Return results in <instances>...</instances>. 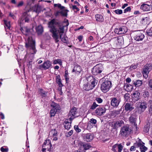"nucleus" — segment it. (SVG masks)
I'll use <instances>...</instances> for the list:
<instances>
[{"mask_svg": "<svg viewBox=\"0 0 152 152\" xmlns=\"http://www.w3.org/2000/svg\"><path fill=\"white\" fill-rule=\"evenodd\" d=\"M134 145H135L137 148L140 147L141 152H145L147 150V148L144 145L145 143L140 139H139L138 141L134 143Z\"/></svg>", "mask_w": 152, "mask_h": 152, "instance_id": "9", "label": "nucleus"}, {"mask_svg": "<svg viewBox=\"0 0 152 152\" xmlns=\"http://www.w3.org/2000/svg\"><path fill=\"white\" fill-rule=\"evenodd\" d=\"M73 133V131L71 130L69 132L66 133L65 134L66 136L67 137H69Z\"/></svg>", "mask_w": 152, "mask_h": 152, "instance_id": "46", "label": "nucleus"}, {"mask_svg": "<svg viewBox=\"0 0 152 152\" xmlns=\"http://www.w3.org/2000/svg\"><path fill=\"white\" fill-rule=\"evenodd\" d=\"M131 131V128L129 126H124L121 129L120 131L121 134L122 136L126 137L127 135L130 134Z\"/></svg>", "mask_w": 152, "mask_h": 152, "instance_id": "7", "label": "nucleus"}, {"mask_svg": "<svg viewBox=\"0 0 152 152\" xmlns=\"http://www.w3.org/2000/svg\"><path fill=\"white\" fill-rule=\"evenodd\" d=\"M77 145V146H79L80 147H81L83 150H84V151L91 148V146L89 144L86 143L81 141H79L78 142Z\"/></svg>", "mask_w": 152, "mask_h": 152, "instance_id": "13", "label": "nucleus"}, {"mask_svg": "<svg viewBox=\"0 0 152 152\" xmlns=\"http://www.w3.org/2000/svg\"><path fill=\"white\" fill-rule=\"evenodd\" d=\"M51 63L49 61H45L42 64L39 65L38 68L40 69L46 70L49 68L51 65Z\"/></svg>", "mask_w": 152, "mask_h": 152, "instance_id": "12", "label": "nucleus"}, {"mask_svg": "<svg viewBox=\"0 0 152 152\" xmlns=\"http://www.w3.org/2000/svg\"><path fill=\"white\" fill-rule=\"evenodd\" d=\"M137 148L135 145H134L132 146L130 148V150L131 151H134L136 150V148Z\"/></svg>", "mask_w": 152, "mask_h": 152, "instance_id": "55", "label": "nucleus"}, {"mask_svg": "<svg viewBox=\"0 0 152 152\" xmlns=\"http://www.w3.org/2000/svg\"><path fill=\"white\" fill-rule=\"evenodd\" d=\"M114 12L117 14H121L123 13L122 10H121L117 9L115 10Z\"/></svg>", "mask_w": 152, "mask_h": 152, "instance_id": "45", "label": "nucleus"}, {"mask_svg": "<svg viewBox=\"0 0 152 152\" xmlns=\"http://www.w3.org/2000/svg\"><path fill=\"white\" fill-rule=\"evenodd\" d=\"M83 38V37L82 36H79L78 37V39L79 40V42H81L82 41V39Z\"/></svg>", "mask_w": 152, "mask_h": 152, "instance_id": "63", "label": "nucleus"}, {"mask_svg": "<svg viewBox=\"0 0 152 152\" xmlns=\"http://www.w3.org/2000/svg\"><path fill=\"white\" fill-rule=\"evenodd\" d=\"M1 150L2 152H7L8 151V150L6 149H5L3 148V147H2L1 148Z\"/></svg>", "mask_w": 152, "mask_h": 152, "instance_id": "61", "label": "nucleus"}, {"mask_svg": "<svg viewBox=\"0 0 152 152\" xmlns=\"http://www.w3.org/2000/svg\"><path fill=\"white\" fill-rule=\"evenodd\" d=\"M124 107L125 110L126 111H131L133 109V108L132 107L130 104L128 103L126 104Z\"/></svg>", "mask_w": 152, "mask_h": 152, "instance_id": "30", "label": "nucleus"}, {"mask_svg": "<svg viewBox=\"0 0 152 152\" xmlns=\"http://www.w3.org/2000/svg\"><path fill=\"white\" fill-rule=\"evenodd\" d=\"M140 93L137 91H136L132 95V100L134 102H136L138 101L140 99Z\"/></svg>", "mask_w": 152, "mask_h": 152, "instance_id": "24", "label": "nucleus"}, {"mask_svg": "<svg viewBox=\"0 0 152 152\" xmlns=\"http://www.w3.org/2000/svg\"><path fill=\"white\" fill-rule=\"evenodd\" d=\"M149 23L148 18L147 17L142 18V23L144 25H148Z\"/></svg>", "mask_w": 152, "mask_h": 152, "instance_id": "35", "label": "nucleus"}, {"mask_svg": "<svg viewBox=\"0 0 152 152\" xmlns=\"http://www.w3.org/2000/svg\"><path fill=\"white\" fill-rule=\"evenodd\" d=\"M149 88L150 89L152 90V80H150L148 82Z\"/></svg>", "mask_w": 152, "mask_h": 152, "instance_id": "49", "label": "nucleus"}, {"mask_svg": "<svg viewBox=\"0 0 152 152\" xmlns=\"http://www.w3.org/2000/svg\"><path fill=\"white\" fill-rule=\"evenodd\" d=\"M62 35H61V37H59L60 39H61V41L64 43H67V41L66 38H67V37L65 35H64L63 37H62Z\"/></svg>", "mask_w": 152, "mask_h": 152, "instance_id": "41", "label": "nucleus"}, {"mask_svg": "<svg viewBox=\"0 0 152 152\" xmlns=\"http://www.w3.org/2000/svg\"><path fill=\"white\" fill-rule=\"evenodd\" d=\"M72 8L73 10H76L77 11L79 10V9L77 8L76 5H72Z\"/></svg>", "mask_w": 152, "mask_h": 152, "instance_id": "57", "label": "nucleus"}, {"mask_svg": "<svg viewBox=\"0 0 152 152\" xmlns=\"http://www.w3.org/2000/svg\"><path fill=\"white\" fill-rule=\"evenodd\" d=\"M121 111V109H120L119 110L115 111L114 112V113H115L117 115H118L120 113V112Z\"/></svg>", "mask_w": 152, "mask_h": 152, "instance_id": "59", "label": "nucleus"}, {"mask_svg": "<svg viewBox=\"0 0 152 152\" xmlns=\"http://www.w3.org/2000/svg\"><path fill=\"white\" fill-rule=\"evenodd\" d=\"M4 23L5 25V28H7L8 29H10V22L7 20H4Z\"/></svg>", "mask_w": 152, "mask_h": 152, "instance_id": "38", "label": "nucleus"}, {"mask_svg": "<svg viewBox=\"0 0 152 152\" xmlns=\"http://www.w3.org/2000/svg\"><path fill=\"white\" fill-rule=\"evenodd\" d=\"M127 31L126 27L124 26H121L115 28L114 31L115 34H122L126 33Z\"/></svg>", "mask_w": 152, "mask_h": 152, "instance_id": "10", "label": "nucleus"}, {"mask_svg": "<svg viewBox=\"0 0 152 152\" xmlns=\"http://www.w3.org/2000/svg\"><path fill=\"white\" fill-rule=\"evenodd\" d=\"M110 104L111 106L114 107H117L120 102L119 99H118L115 97H113L111 98Z\"/></svg>", "mask_w": 152, "mask_h": 152, "instance_id": "18", "label": "nucleus"}, {"mask_svg": "<svg viewBox=\"0 0 152 152\" xmlns=\"http://www.w3.org/2000/svg\"><path fill=\"white\" fill-rule=\"evenodd\" d=\"M137 65L135 64H133L130 66L131 69H135L137 67Z\"/></svg>", "mask_w": 152, "mask_h": 152, "instance_id": "58", "label": "nucleus"}, {"mask_svg": "<svg viewBox=\"0 0 152 152\" xmlns=\"http://www.w3.org/2000/svg\"><path fill=\"white\" fill-rule=\"evenodd\" d=\"M131 10V7H128L126 8L124 10V12L126 13L130 11Z\"/></svg>", "mask_w": 152, "mask_h": 152, "instance_id": "54", "label": "nucleus"}, {"mask_svg": "<svg viewBox=\"0 0 152 152\" xmlns=\"http://www.w3.org/2000/svg\"><path fill=\"white\" fill-rule=\"evenodd\" d=\"M152 69V64H149L145 65L142 69V73L145 78L148 77V74Z\"/></svg>", "mask_w": 152, "mask_h": 152, "instance_id": "6", "label": "nucleus"}, {"mask_svg": "<svg viewBox=\"0 0 152 152\" xmlns=\"http://www.w3.org/2000/svg\"><path fill=\"white\" fill-rule=\"evenodd\" d=\"M54 24H56L55 19L52 20L48 23V27L50 28V31L52 34V37L55 40V42L57 43L59 41V37H61L64 32V26H59L57 30Z\"/></svg>", "mask_w": 152, "mask_h": 152, "instance_id": "1", "label": "nucleus"}, {"mask_svg": "<svg viewBox=\"0 0 152 152\" xmlns=\"http://www.w3.org/2000/svg\"><path fill=\"white\" fill-rule=\"evenodd\" d=\"M53 64H58L60 65H61L62 64V62L61 59H57L54 60L53 61Z\"/></svg>", "mask_w": 152, "mask_h": 152, "instance_id": "39", "label": "nucleus"}, {"mask_svg": "<svg viewBox=\"0 0 152 152\" xmlns=\"http://www.w3.org/2000/svg\"><path fill=\"white\" fill-rule=\"evenodd\" d=\"M83 139L85 141L91 142L94 138L93 135L91 133L84 134L83 135Z\"/></svg>", "mask_w": 152, "mask_h": 152, "instance_id": "16", "label": "nucleus"}, {"mask_svg": "<svg viewBox=\"0 0 152 152\" xmlns=\"http://www.w3.org/2000/svg\"><path fill=\"white\" fill-rule=\"evenodd\" d=\"M24 3L23 1H20L18 4L17 7H21L22 6L23 4Z\"/></svg>", "mask_w": 152, "mask_h": 152, "instance_id": "56", "label": "nucleus"}, {"mask_svg": "<svg viewBox=\"0 0 152 152\" xmlns=\"http://www.w3.org/2000/svg\"><path fill=\"white\" fill-rule=\"evenodd\" d=\"M42 9L43 7L42 6L38 4L37 6L35 12H36L38 14L40 12Z\"/></svg>", "mask_w": 152, "mask_h": 152, "instance_id": "40", "label": "nucleus"}, {"mask_svg": "<svg viewBox=\"0 0 152 152\" xmlns=\"http://www.w3.org/2000/svg\"><path fill=\"white\" fill-rule=\"evenodd\" d=\"M98 106L95 102H94L91 106L90 109L92 110H94Z\"/></svg>", "mask_w": 152, "mask_h": 152, "instance_id": "44", "label": "nucleus"}, {"mask_svg": "<svg viewBox=\"0 0 152 152\" xmlns=\"http://www.w3.org/2000/svg\"><path fill=\"white\" fill-rule=\"evenodd\" d=\"M27 42L26 43L25 46L27 50L30 51L31 54H35L37 50L36 49L35 42L32 39L31 37H29L28 38Z\"/></svg>", "mask_w": 152, "mask_h": 152, "instance_id": "2", "label": "nucleus"}, {"mask_svg": "<svg viewBox=\"0 0 152 152\" xmlns=\"http://www.w3.org/2000/svg\"><path fill=\"white\" fill-rule=\"evenodd\" d=\"M106 110V109L104 107H99L97 108L95 111V113L96 115L101 116L104 113Z\"/></svg>", "mask_w": 152, "mask_h": 152, "instance_id": "15", "label": "nucleus"}, {"mask_svg": "<svg viewBox=\"0 0 152 152\" xmlns=\"http://www.w3.org/2000/svg\"><path fill=\"white\" fill-rule=\"evenodd\" d=\"M129 120L130 123L132 124H134V127L135 129V131H137V124L136 123V118L135 117L134 115H131L129 118Z\"/></svg>", "mask_w": 152, "mask_h": 152, "instance_id": "23", "label": "nucleus"}, {"mask_svg": "<svg viewBox=\"0 0 152 152\" xmlns=\"http://www.w3.org/2000/svg\"><path fill=\"white\" fill-rule=\"evenodd\" d=\"M111 86V83L110 81H105L103 82L101 86V89L104 93L108 91Z\"/></svg>", "mask_w": 152, "mask_h": 152, "instance_id": "5", "label": "nucleus"}, {"mask_svg": "<svg viewBox=\"0 0 152 152\" xmlns=\"http://www.w3.org/2000/svg\"><path fill=\"white\" fill-rule=\"evenodd\" d=\"M140 9L144 11H147L151 10V5L144 4L140 7Z\"/></svg>", "mask_w": 152, "mask_h": 152, "instance_id": "25", "label": "nucleus"}, {"mask_svg": "<svg viewBox=\"0 0 152 152\" xmlns=\"http://www.w3.org/2000/svg\"><path fill=\"white\" fill-rule=\"evenodd\" d=\"M146 33L148 36H152V28H151L150 29L147 31Z\"/></svg>", "mask_w": 152, "mask_h": 152, "instance_id": "48", "label": "nucleus"}, {"mask_svg": "<svg viewBox=\"0 0 152 152\" xmlns=\"http://www.w3.org/2000/svg\"><path fill=\"white\" fill-rule=\"evenodd\" d=\"M149 109V112L150 113H152V100H150L148 102Z\"/></svg>", "mask_w": 152, "mask_h": 152, "instance_id": "37", "label": "nucleus"}, {"mask_svg": "<svg viewBox=\"0 0 152 152\" xmlns=\"http://www.w3.org/2000/svg\"><path fill=\"white\" fill-rule=\"evenodd\" d=\"M36 31L38 35L41 34L43 32V27L41 25L38 26L36 28Z\"/></svg>", "mask_w": 152, "mask_h": 152, "instance_id": "32", "label": "nucleus"}, {"mask_svg": "<svg viewBox=\"0 0 152 152\" xmlns=\"http://www.w3.org/2000/svg\"><path fill=\"white\" fill-rule=\"evenodd\" d=\"M123 148V146L121 144H116L112 146L111 150L113 152H121Z\"/></svg>", "mask_w": 152, "mask_h": 152, "instance_id": "14", "label": "nucleus"}, {"mask_svg": "<svg viewBox=\"0 0 152 152\" xmlns=\"http://www.w3.org/2000/svg\"><path fill=\"white\" fill-rule=\"evenodd\" d=\"M9 16L12 17L13 19H15V16L13 14H12L11 13H10V14H9Z\"/></svg>", "mask_w": 152, "mask_h": 152, "instance_id": "64", "label": "nucleus"}, {"mask_svg": "<svg viewBox=\"0 0 152 152\" xmlns=\"http://www.w3.org/2000/svg\"><path fill=\"white\" fill-rule=\"evenodd\" d=\"M87 80L88 83L89 84L94 85L95 86L97 84V81L92 76H90L87 78Z\"/></svg>", "mask_w": 152, "mask_h": 152, "instance_id": "20", "label": "nucleus"}, {"mask_svg": "<svg viewBox=\"0 0 152 152\" xmlns=\"http://www.w3.org/2000/svg\"><path fill=\"white\" fill-rule=\"evenodd\" d=\"M32 62L31 61H29L27 64V65L28 68L31 67V64Z\"/></svg>", "mask_w": 152, "mask_h": 152, "instance_id": "60", "label": "nucleus"}, {"mask_svg": "<svg viewBox=\"0 0 152 152\" xmlns=\"http://www.w3.org/2000/svg\"><path fill=\"white\" fill-rule=\"evenodd\" d=\"M71 122H69L67 120H66L64 122L63 125L64 127L66 129L68 130L70 129L71 126Z\"/></svg>", "mask_w": 152, "mask_h": 152, "instance_id": "29", "label": "nucleus"}, {"mask_svg": "<svg viewBox=\"0 0 152 152\" xmlns=\"http://www.w3.org/2000/svg\"><path fill=\"white\" fill-rule=\"evenodd\" d=\"M96 123V120L94 119V118H91V119L89 123H88V126H89V124H90L91 123L95 124Z\"/></svg>", "mask_w": 152, "mask_h": 152, "instance_id": "42", "label": "nucleus"}, {"mask_svg": "<svg viewBox=\"0 0 152 152\" xmlns=\"http://www.w3.org/2000/svg\"><path fill=\"white\" fill-rule=\"evenodd\" d=\"M124 89L127 91H131L133 88V87L131 85L129 84L125 85L124 86Z\"/></svg>", "mask_w": 152, "mask_h": 152, "instance_id": "33", "label": "nucleus"}, {"mask_svg": "<svg viewBox=\"0 0 152 152\" xmlns=\"http://www.w3.org/2000/svg\"><path fill=\"white\" fill-rule=\"evenodd\" d=\"M124 97L125 99L127 101L129 98V94L128 93H126L124 95Z\"/></svg>", "mask_w": 152, "mask_h": 152, "instance_id": "51", "label": "nucleus"}, {"mask_svg": "<svg viewBox=\"0 0 152 152\" xmlns=\"http://www.w3.org/2000/svg\"><path fill=\"white\" fill-rule=\"evenodd\" d=\"M124 124V122L122 120H119L113 123V128L116 129L118 128L121 127Z\"/></svg>", "mask_w": 152, "mask_h": 152, "instance_id": "26", "label": "nucleus"}, {"mask_svg": "<svg viewBox=\"0 0 152 152\" xmlns=\"http://www.w3.org/2000/svg\"><path fill=\"white\" fill-rule=\"evenodd\" d=\"M96 100L99 103H102L103 101V100L100 97H96Z\"/></svg>", "mask_w": 152, "mask_h": 152, "instance_id": "50", "label": "nucleus"}, {"mask_svg": "<svg viewBox=\"0 0 152 152\" xmlns=\"http://www.w3.org/2000/svg\"><path fill=\"white\" fill-rule=\"evenodd\" d=\"M133 84L136 87L140 86L142 84V81L141 80H137L135 81H133Z\"/></svg>", "mask_w": 152, "mask_h": 152, "instance_id": "34", "label": "nucleus"}, {"mask_svg": "<svg viewBox=\"0 0 152 152\" xmlns=\"http://www.w3.org/2000/svg\"><path fill=\"white\" fill-rule=\"evenodd\" d=\"M95 86L94 85H92L91 84H89L87 82L83 85V88L84 90L86 91H88L92 89Z\"/></svg>", "mask_w": 152, "mask_h": 152, "instance_id": "22", "label": "nucleus"}, {"mask_svg": "<svg viewBox=\"0 0 152 152\" xmlns=\"http://www.w3.org/2000/svg\"><path fill=\"white\" fill-rule=\"evenodd\" d=\"M74 128L75 131L77 132H80L81 130L79 128L77 125H75L74 126Z\"/></svg>", "mask_w": 152, "mask_h": 152, "instance_id": "47", "label": "nucleus"}, {"mask_svg": "<svg viewBox=\"0 0 152 152\" xmlns=\"http://www.w3.org/2000/svg\"><path fill=\"white\" fill-rule=\"evenodd\" d=\"M25 30L26 32L27 33H29L31 31V29L26 28H25Z\"/></svg>", "mask_w": 152, "mask_h": 152, "instance_id": "62", "label": "nucleus"}, {"mask_svg": "<svg viewBox=\"0 0 152 152\" xmlns=\"http://www.w3.org/2000/svg\"><path fill=\"white\" fill-rule=\"evenodd\" d=\"M144 34L140 31H137L136 33V35L134 37V39L137 41H142L144 38Z\"/></svg>", "mask_w": 152, "mask_h": 152, "instance_id": "19", "label": "nucleus"}, {"mask_svg": "<svg viewBox=\"0 0 152 152\" xmlns=\"http://www.w3.org/2000/svg\"><path fill=\"white\" fill-rule=\"evenodd\" d=\"M51 133L53 134V135L54 136H56L57 134V132L56 131L55 129L52 130L51 132Z\"/></svg>", "mask_w": 152, "mask_h": 152, "instance_id": "53", "label": "nucleus"}, {"mask_svg": "<svg viewBox=\"0 0 152 152\" xmlns=\"http://www.w3.org/2000/svg\"><path fill=\"white\" fill-rule=\"evenodd\" d=\"M52 145L50 141L46 140L42 145V152H52Z\"/></svg>", "mask_w": 152, "mask_h": 152, "instance_id": "4", "label": "nucleus"}, {"mask_svg": "<svg viewBox=\"0 0 152 152\" xmlns=\"http://www.w3.org/2000/svg\"><path fill=\"white\" fill-rule=\"evenodd\" d=\"M54 7H58L61 10H63L65 7L63 6H62L60 4H54Z\"/></svg>", "mask_w": 152, "mask_h": 152, "instance_id": "43", "label": "nucleus"}, {"mask_svg": "<svg viewBox=\"0 0 152 152\" xmlns=\"http://www.w3.org/2000/svg\"><path fill=\"white\" fill-rule=\"evenodd\" d=\"M137 107L138 112L140 113L143 112L147 108V103L145 101H141L138 102Z\"/></svg>", "mask_w": 152, "mask_h": 152, "instance_id": "8", "label": "nucleus"}, {"mask_svg": "<svg viewBox=\"0 0 152 152\" xmlns=\"http://www.w3.org/2000/svg\"><path fill=\"white\" fill-rule=\"evenodd\" d=\"M77 113L76 108L73 107L71 109L68 113V117L71 121L73 120L75 117L77 116L76 115Z\"/></svg>", "mask_w": 152, "mask_h": 152, "instance_id": "11", "label": "nucleus"}, {"mask_svg": "<svg viewBox=\"0 0 152 152\" xmlns=\"http://www.w3.org/2000/svg\"><path fill=\"white\" fill-rule=\"evenodd\" d=\"M95 18L96 21L102 22L104 21V18L103 16L97 14L95 15Z\"/></svg>", "mask_w": 152, "mask_h": 152, "instance_id": "31", "label": "nucleus"}, {"mask_svg": "<svg viewBox=\"0 0 152 152\" xmlns=\"http://www.w3.org/2000/svg\"><path fill=\"white\" fill-rule=\"evenodd\" d=\"M56 81L57 83L58 82H61V77L59 75H57L56 76Z\"/></svg>", "mask_w": 152, "mask_h": 152, "instance_id": "52", "label": "nucleus"}, {"mask_svg": "<svg viewBox=\"0 0 152 152\" xmlns=\"http://www.w3.org/2000/svg\"><path fill=\"white\" fill-rule=\"evenodd\" d=\"M69 11L66 10H64L60 11V14L62 16L66 17L67 15V12Z\"/></svg>", "mask_w": 152, "mask_h": 152, "instance_id": "36", "label": "nucleus"}, {"mask_svg": "<svg viewBox=\"0 0 152 152\" xmlns=\"http://www.w3.org/2000/svg\"><path fill=\"white\" fill-rule=\"evenodd\" d=\"M81 71L80 66L78 65H75L72 70V72L77 74H79Z\"/></svg>", "mask_w": 152, "mask_h": 152, "instance_id": "27", "label": "nucleus"}, {"mask_svg": "<svg viewBox=\"0 0 152 152\" xmlns=\"http://www.w3.org/2000/svg\"><path fill=\"white\" fill-rule=\"evenodd\" d=\"M28 12L29 10H27L23 15L22 19L26 23H28L31 18L30 16L28 14Z\"/></svg>", "mask_w": 152, "mask_h": 152, "instance_id": "21", "label": "nucleus"}, {"mask_svg": "<svg viewBox=\"0 0 152 152\" xmlns=\"http://www.w3.org/2000/svg\"><path fill=\"white\" fill-rule=\"evenodd\" d=\"M102 66L99 67L96 65L94 66L92 70V72L93 75H96L99 73H101L102 71Z\"/></svg>", "mask_w": 152, "mask_h": 152, "instance_id": "17", "label": "nucleus"}, {"mask_svg": "<svg viewBox=\"0 0 152 152\" xmlns=\"http://www.w3.org/2000/svg\"><path fill=\"white\" fill-rule=\"evenodd\" d=\"M50 107L51 109L50 112V116L51 117L54 116L56 112L60 110L61 108L58 104L54 102H51Z\"/></svg>", "mask_w": 152, "mask_h": 152, "instance_id": "3", "label": "nucleus"}, {"mask_svg": "<svg viewBox=\"0 0 152 152\" xmlns=\"http://www.w3.org/2000/svg\"><path fill=\"white\" fill-rule=\"evenodd\" d=\"M39 94L42 98L46 97L47 96L48 92L41 89L39 91Z\"/></svg>", "mask_w": 152, "mask_h": 152, "instance_id": "28", "label": "nucleus"}]
</instances>
